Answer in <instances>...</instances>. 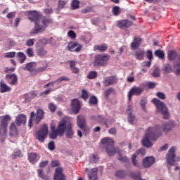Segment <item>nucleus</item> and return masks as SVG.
Instances as JSON below:
<instances>
[{
    "instance_id": "nucleus-12",
    "label": "nucleus",
    "mask_w": 180,
    "mask_h": 180,
    "mask_svg": "<svg viewBox=\"0 0 180 180\" xmlns=\"http://www.w3.org/2000/svg\"><path fill=\"white\" fill-rule=\"evenodd\" d=\"M41 18V14L37 11L28 12V19L31 22H34L35 25H39V20Z\"/></svg>"
},
{
    "instance_id": "nucleus-31",
    "label": "nucleus",
    "mask_w": 180,
    "mask_h": 180,
    "mask_svg": "<svg viewBox=\"0 0 180 180\" xmlns=\"http://www.w3.org/2000/svg\"><path fill=\"white\" fill-rule=\"evenodd\" d=\"M37 154L36 153H31L28 154V160L32 164H34V162H37L38 161Z\"/></svg>"
},
{
    "instance_id": "nucleus-11",
    "label": "nucleus",
    "mask_w": 180,
    "mask_h": 180,
    "mask_svg": "<svg viewBox=\"0 0 180 180\" xmlns=\"http://www.w3.org/2000/svg\"><path fill=\"white\" fill-rule=\"evenodd\" d=\"M52 131L49 134V139L52 140H56L58 136L60 137H63L64 136V129H63V125H60V122L57 126V129H56L54 127H51Z\"/></svg>"
},
{
    "instance_id": "nucleus-58",
    "label": "nucleus",
    "mask_w": 180,
    "mask_h": 180,
    "mask_svg": "<svg viewBox=\"0 0 180 180\" xmlns=\"http://www.w3.org/2000/svg\"><path fill=\"white\" fill-rule=\"evenodd\" d=\"M107 120H108V119H106V117H105L102 115L98 116L97 122H98L99 123H104Z\"/></svg>"
},
{
    "instance_id": "nucleus-5",
    "label": "nucleus",
    "mask_w": 180,
    "mask_h": 180,
    "mask_svg": "<svg viewBox=\"0 0 180 180\" xmlns=\"http://www.w3.org/2000/svg\"><path fill=\"white\" fill-rule=\"evenodd\" d=\"M60 125H63L62 129H63V135L65 133L66 139L74 138V129L72 128V124L67 119H63L59 122Z\"/></svg>"
},
{
    "instance_id": "nucleus-23",
    "label": "nucleus",
    "mask_w": 180,
    "mask_h": 180,
    "mask_svg": "<svg viewBox=\"0 0 180 180\" xmlns=\"http://www.w3.org/2000/svg\"><path fill=\"white\" fill-rule=\"evenodd\" d=\"M81 109V104L79 103V101L78 99L75 98L72 100V110L73 111L75 115H77L79 112V110Z\"/></svg>"
},
{
    "instance_id": "nucleus-53",
    "label": "nucleus",
    "mask_w": 180,
    "mask_h": 180,
    "mask_svg": "<svg viewBox=\"0 0 180 180\" xmlns=\"http://www.w3.org/2000/svg\"><path fill=\"white\" fill-rule=\"evenodd\" d=\"M49 109L51 112H52V113H54L56 112V110L57 109V106H56L54 103H50L49 104Z\"/></svg>"
},
{
    "instance_id": "nucleus-52",
    "label": "nucleus",
    "mask_w": 180,
    "mask_h": 180,
    "mask_svg": "<svg viewBox=\"0 0 180 180\" xmlns=\"http://www.w3.org/2000/svg\"><path fill=\"white\" fill-rule=\"evenodd\" d=\"M70 80V79L67 77V76H62L56 79V82H63V81L68 82Z\"/></svg>"
},
{
    "instance_id": "nucleus-47",
    "label": "nucleus",
    "mask_w": 180,
    "mask_h": 180,
    "mask_svg": "<svg viewBox=\"0 0 180 180\" xmlns=\"http://www.w3.org/2000/svg\"><path fill=\"white\" fill-rule=\"evenodd\" d=\"M72 9H78L79 8V1L72 0L71 3Z\"/></svg>"
},
{
    "instance_id": "nucleus-9",
    "label": "nucleus",
    "mask_w": 180,
    "mask_h": 180,
    "mask_svg": "<svg viewBox=\"0 0 180 180\" xmlns=\"http://www.w3.org/2000/svg\"><path fill=\"white\" fill-rule=\"evenodd\" d=\"M175 147L172 146V148H170L167 154L166 160L167 164H169V165H175L176 161L177 162L180 161V157H176L175 158Z\"/></svg>"
},
{
    "instance_id": "nucleus-57",
    "label": "nucleus",
    "mask_w": 180,
    "mask_h": 180,
    "mask_svg": "<svg viewBox=\"0 0 180 180\" xmlns=\"http://www.w3.org/2000/svg\"><path fill=\"white\" fill-rule=\"evenodd\" d=\"M34 44V39H29L26 41V46L32 47Z\"/></svg>"
},
{
    "instance_id": "nucleus-18",
    "label": "nucleus",
    "mask_w": 180,
    "mask_h": 180,
    "mask_svg": "<svg viewBox=\"0 0 180 180\" xmlns=\"http://www.w3.org/2000/svg\"><path fill=\"white\" fill-rule=\"evenodd\" d=\"M155 162V158L153 156L146 157L143 159L142 164L144 168H150Z\"/></svg>"
},
{
    "instance_id": "nucleus-29",
    "label": "nucleus",
    "mask_w": 180,
    "mask_h": 180,
    "mask_svg": "<svg viewBox=\"0 0 180 180\" xmlns=\"http://www.w3.org/2000/svg\"><path fill=\"white\" fill-rule=\"evenodd\" d=\"M34 67H36V63L31 62L26 64L25 67L22 68L24 71H30V72H33L34 71Z\"/></svg>"
},
{
    "instance_id": "nucleus-39",
    "label": "nucleus",
    "mask_w": 180,
    "mask_h": 180,
    "mask_svg": "<svg viewBox=\"0 0 180 180\" xmlns=\"http://www.w3.org/2000/svg\"><path fill=\"white\" fill-rule=\"evenodd\" d=\"M160 75V68L155 67L152 72V76L154 77L155 78H158Z\"/></svg>"
},
{
    "instance_id": "nucleus-24",
    "label": "nucleus",
    "mask_w": 180,
    "mask_h": 180,
    "mask_svg": "<svg viewBox=\"0 0 180 180\" xmlns=\"http://www.w3.org/2000/svg\"><path fill=\"white\" fill-rule=\"evenodd\" d=\"M15 124L17 126H22V124H26V115L20 114L15 118Z\"/></svg>"
},
{
    "instance_id": "nucleus-36",
    "label": "nucleus",
    "mask_w": 180,
    "mask_h": 180,
    "mask_svg": "<svg viewBox=\"0 0 180 180\" xmlns=\"http://www.w3.org/2000/svg\"><path fill=\"white\" fill-rule=\"evenodd\" d=\"M155 56H156V57H158V58H161L162 60H163V58H165V53L160 49H158L155 51Z\"/></svg>"
},
{
    "instance_id": "nucleus-7",
    "label": "nucleus",
    "mask_w": 180,
    "mask_h": 180,
    "mask_svg": "<svg viewBox=\"0 0 180 180\" xmlns=\"http://www.w3.org/2000/svg\"><path fill=\"white\" fill-rule=\"evenodd\" d=\"M101 144L105 146V151L109 157H113L116 154V148H115V141L112 139L104 138L101 141Z\"/></svg>"
},
{
    "instance_id": "nucleus-62",
    "label": "nucleus",
    "mask_w": 180,
    "mask_h": 180,
    "mask_svg": "<svg viewBox=\"0 0 180 180\" xmlns=\"http://www.w3.org/2000/svg\"><path fill=\"white\" fill-rule=\"evenodd\" d=\"M15 54H16V53H15V52H8V53H6L5 58H13V57H15Z\"/></svg>"
},
{
    "instance_id": "nucleus-51",
    "label": "nucleus",
    "mask_w": 180,
    "mask_h": 180,
    "mask_svg": "<svg viewBox=\"0 0 180 180\" xmlns=\"http://www.w3.org/2000/svg\"><path fill=\"white\" fill-rule=\"evenodd\" d=\"M89 103L91 105H96V103H98V98L95 96H92L89 98Z\"/></svg>"
},
{
    "instance_id": "nucleus-27",
    "label": "nucleus",
    "mask_w": 180,
    "mask_h": 180,
    "mask_svg": "<svg viewBox=\"0 0 180 180\" xmlns=\"http://www.w3.org/2000/svg\"><path fill=\"white\" fill-rule=\"evenodd\" d=\"M12 88L11 86H8L5 82H4L3 80L0 82V92L1 94H4L5 92H10L11 91Z\"/></svg>"
},
{
    "instance_id": "nucleus-44",
    "label": "nucleus",
    "mask_w": 180,
    "mask_h": 180,
    "mask_svg": "<svg viewBox=\"0 0 180 180\" xmlns=\"http://www.w3.org/2000/svg\"><path fill=\"white\" fill-rule=\"evenodd\" d=\"M164 74H169V72H172V68H171V65L166 64L163 67Z\"/></svg>"
},
{
    "instance_id": "nucleus-8",
    "label": "nucleus",
    "mask_w": 180,
    "mask_h": 180,
    "mask_svg": "<svg viewBox=\"0 0 180 180\" xmlns=\"http://www.w3.org/2000/svg\"><path fill=\"white\" fill-rule=\"evenodd\" d=\"M43 117H44V111H43V110L40 108L37 110L36 113L34 112V111L31 112L30 117L28 122V127H30V129L32 128V126L33 124V120L35 124H39Z\"/></svg>"
},
{
    "instance_id": "nucleus-38",
    "label": "nucleus",
    "mask_w": 180,
    "mask_h": 180,
    "mask_svg": "<svg viewBox=\"0 0 180 180\" xmlns=\"http://www.w3.org/2000/svg\"><path fill=\"white\" fill-rule=\"evenodd\" d=\"M37 54L39 56V57H43L47 54V51L44 49V48H39L37 50Z\"/></svg>"
},
{
    "instance_id": "nucleus-35",
    "label": "nucleus",
    "mask_w": 180,
    "mask_h": 180,
    "mask_svg": "<svg viewBox=\"0 0 180 180\" xmlns=\"http://www.w3.org/2000/svg\"><path fill=\"white\" fill-rule=\"evenodd\" d=\"M49 67V64L46 63V62H44L43 63V66L42 67H39L38 68H37L34 72H37V73H39V72H44V71L45 70H47V68Z\"/></svg>"
},
{
    "instance_id": "nucleus-59",
    "label": "nucleus",
    "mask_w": 180,
    "mask_h": 180,
    "mask_svg": "<svg viewBox=\"0 0 180 180\" xmlns=\"http://www.w3.org/2000/svg\"><path fill=\"white\" fill-rule=\"evenodd\" d=\"M48 148L51 151L56 150V145L54 144V141H51L48 144Z\"/></svg>"
},
{
    "instance_id": "nucleus-46",
    "label": "nucleus",
    "mask_w": 180,
    "mask_h": 180,
    "mask_svg": "<svg viewBox=\"0 0 180 180\" xmlns=\"http://www.w3.org/2000/svg\"><path fill=\"white\" fill-rule=\"evenodd\" d=\"M13 160H16V158H19V157H22V152L20 150H15L14 151V154L11 155Z\"/></svg>"
},
{
    "instance_id": "nucleus-40",
    "label": "nucleus",
    "mask_w": 180,
    "mask_h": 180,
    "mask_svg": "<svg viewBox=\"0 0 180 180\" xmlns=\"http://www.w3.org/2000/svg\"><path fill=\"white\" fill-rule=\"evenodd\" d=\"M18 57L20 58V63L23 64L26 60V55L23 52H18Z\"/></svg>"
},
{
    "instance_id": "nucleus-3",
    "label": "nucleus",
    "mask_w": 180,
    "mask_h": 180,
    "mask_svg": "<svg viewBox=\"0 0 180 180\" xmlns=\"http://www.w3.org/2000/svg\"><path fill=\"white\" fill-rule=\"evenodd\" d=\"M109 60H110V56L108 53L96 54L94 56L93 66L95 68H98V67H106L108 63H109Z\"/></svg>"
},
{
    "instance_id": "nucleus-34",
    "label": "nucleus",
    "mask_w": 180,
    "mask_h": 180,
    "mask_svg": "<svg viewBox=\"0 0 180 180\" xmlns=\"http://www.w3.org/2000/svg\"><path fill=\"white\" fill-rule=\"evenodd\" d=\"M94 50H98V51H101V52L106 51V50H108V46L106 44L95 45Z\"/></svg>"
},
{
    "instance_id": "nucleus-56",
    "label": "nucleus",
    "mask_w": 180,
    "mask_h": 180,
    "mask_svg": "<svg viewBox=\"0 0 180 180\" xmlns=\"http://www.w3.org/2000/svg\"><path fill=\"white\" fill-rule=\"evenodd\" d=\"M68 36L70 39H75V37H77V34H75V32H74L73 30H70L68 32Z\"/></svg>"
},
{
    "instance_id": "nucleus-61",
    "label": "nucleus",
    "mask_w": 180,
    "mask_h": 180,
    "mask_svg": "<svg viewBox=\"0 0 180 180\" xmlns=\"http://www.w3.org/2000/svg\"><path fill=\"white\" fill-rule=\"evenodd\" d=\"M140 105L143 110H144V112H146L147 110L146 109V105H147V101L146 100H141Z\"/></svg>"
},
{
    "instance_id": "nucleus-41",
    "label": "nucleus",
    "mask_w": 180,
    "mask_h": 180,
    "mask_svg": "<svg viewBox=\"0 0 180 180\" xmlns=\"http://www.w3.org/2000/svg\"><path fill=\"white\" fill-rule=\"evenodd\" d=\"M96 77H98V72H96V71H91L87 75V78L89 79H95V78H96Z\"/></svg>"
},
{
    "instance_id": "nucleus-20",
    "label": "nucleus",
    "mask_w": 180,
    "mask_h": 180,
    "mask_svg": "<svg viewBox=\"0 0 180 180\" xmlns=\"http://www.w3.org/2000/svg\"><path fill=\"white\" fill-rule=\"evenodd\" d=\"M63 169L61 167H58L56 169L54 174V180H65V175H64Z\"/></svg>"
},
{
    "instance_id": "nucleus-33",
    "label": "nucleus",
    "mask_w": 180,
    "mask_h": 180,
    "mask_svg": "<svg viewBox=\"0 0 180 180\" xmlns=\"http://www.w3.org/2000/svg\"><path fill=\"white\" fill-rule=\"evenodd\" d=\"M37 174H38V176H39V178H41L42 179H44V180H49V179H50L49 178V176L44 174V172L43 169H39L37 170Z\"/></svg>"
},
{
    "instance_id": "nucleus-45",
    "label": "nucleus",
    "mask_w": 180,
    "mask_h": 180,
    "mask_svg": "<svg viewBox=\"0 0 180 180\" xmlns=\"http://www.w3.org/2000/svg\"><path fill=\"white\" fill-rule=\"evenodd\" d=\"M117 160L119 161H121L122 162H124L125 164H129L130 162V160L129 159V158H127L126 156L120 155L117 158Z\"/></svg>"
},
{
    "instance_id": "nucleus-55",
    "label": "nucleus",
    "mask_w": 180,
    "mask_h": 180,
    "mask_svg": "<svg viewBox=\"0 0 180 180\" xmlns=\"http://www.w3.org/2000/svg\"><path fill=\"white\" fill-rule=\"evenodd\" d=\"M92 7L91 6H89V7H86L85 8H83L81 11L82 13L83 14H85V13H89L91 12H92Z\"/></svg>"
},
{
    "instance_id": "nucleus-1",
    "label": "nucleus",
    "mask_w": 180,
    "mask_h": 180,
    "mask_svg": "<svg viewBox=\"0 0 180 180\" xmlns=\"http://www.w3.org/2000/svg\"><path fill=\"white\" fill-rule=\"evenodd\" d=\"M161 136H162V128H161L160 125L148 128L145 137L142 140L143 147H151L153 143H151L150 140L154 141L157 140L158 137H161Z\"/></svg>"
},
{
    "instance_id": "nucleus-49",
    "label": "nucleus",
    "mask_w": 180,
    "mask_h": 180,
    "mask_svg": "<svg viewBox=\"0 0 180 180\" xmlns=\"http://www.w3.org/2000/svg\"><path fill=\"white\" fill-rule=\"evenodd\" d=\"M134 154H136V156L144 155L146 154V149L141 148L136 150V151Z\"/></svg>"
},
{
    "instance_id": "nucleus-16",
    "label": "nucleus",
    "mask_w": 180,
    "mask_h": 180,
    "mask_svg": "<svg viewBox=\"0 0 180 180\" xmlns=\"http://www.w3.org/2000/svg\"><path fill=\"white\" fill-rule=\"evenodd\" d=\"M104 86H110L117 84V77L115 75L108 76L104 78L103 82Z\"/></svg>"
},
{
    "instance_id": "nucleus-4",
    "label": "nucleus",
    "mask_w": 180,
    "mask_h": 180,
    "mask_svg": "<svg viewBox=\"0 0 180 180\" xmlns=\"http://www.w3.org/2000/svg\"><path fill=\"white\" fill-rule=\"evenodd\" d=\"M51 23H53V20L51 18L43 17L41 20L42 25L38 22V24L34 25V29L30 32V34H37V33H41V32H44L47 26H49V25H51Z\"/></svg>"
},
{
    "instance_id": "nucleus-22",
    "label": "nucleus",
    "mask_w": 180,
    "mask_h": 180,
    "mask_svg": "<svg viewBox=\"0 0 180 180\" xmlns=\"http://www.w3.org/2000/svg\"><path fill=\"white\" fill-rule=\"evenodd\" d=\"M167 58L169 61H174V60H178L180 63V55L174 50H170L167 53Z\"/></svg>"
},
{
    "instance_id": "nucleus-6",
    "label": "nucleus",
    "mask_w": 180,
    "mask_h": 180,
    "mask_svg": "<svg viewBox=\"0 0 180 180\" xmlns=\"http://www.w3.org/2000/svg\"><path fill=\"white\" fill-rule=\"evenodd\" d=\"M0 139L4 140L6 138V134L8 133V124L11 122V116L9 115H6L0 117Z\"/></svg>"
},
{
    "instance_id": "nucleus-50",
    "label": "nucleus",
    "mask_w": 180,
    "mask_h": 180,
    "mask_svg": "<svg viewBox=\"0 0 180 180\" xmlns=\"http://www.w3.org/2000/svg\"><path fill=\"white\" fill-rule=\"evenodd\" d=\"M66 5H67V1H65L64 0H59L58 4V8L59 9H63L64 8V6H65Z\"/></svg>"
},
{
    "instance_id": "nucleus-54",
    "label": "nucleus",
    "mask_w": 180,
    "mask_h": 180,
    "mask_svg": "<svg viewBox=\"0 0 180 180\" xmlns=\"http://www.w3.org/2000/svg\"><path fill=\"white\" fill-rule=\"evenodd\" d=\"M89 97V96L88 94V92L86 90H82L81 98L84 101H86V99H88Z\"/></svg>"
},
{
    "instance_id": "nucleus-60",
    "label": "nucleus",
    "mask_w": 180,
    "mask_h": 180,
    "mask_svg": "<svg viewBox=\"0 0 180 180\" xmlns=\"http://www.w3.org/2000/svg\"><path fill=\"white\" fill-rule=\"evenodd\" d=\"M128 115V122L131 124L134 120H136V116L133 115V114Z\"/></svg>"
},
{
    "instance_id": "nucleus-42",
    "label": "nucleus",
    "mask_w": 180,
    "mask_h": 180,
    "mask_svg": "<svg viewBox=\"0 0 180 180\" xmlns=\"http://www.w3.org/2000/svg\"><path fill=\"white\" fill-rule=\"evenodd\" d=\"M112 13L114 16H119L120 15V8L117 6L112 7Z\"/></svg>"
},
{
    "instance_id": "nucleus-14",
    "label": "nucleus",
    "mask_w": 180,
    "mask_h": 180,
    "mask_svg": "<svg viewBox=\"0 0 180 180\" xmlns=\"http://www.w3.org/2000/svg\"><path fill=\"white\" fill-rule=\"evenodd\" d=\"M67 48L68 51L79 53L82 50V45L75 41H70L68 44Z\"/></svg>"
},
{
    "instance_id": "nucleus-30",
    "label": "nucleus",
    "mask_w": 180,
    "mask_h": 180,
    "mask_svg": "<svg viewBox=\"0 0 180 180\" xmlns=\"http://www.w3.org/2000/svg\"><path fill=\"white\" fill-rule=\"evenodd\" d=\"M89 180H98V168H93L89 174Z\"/></svg>"
},
{
    "instance_id": "nucleus-63",
    "label": "nucleus",
    "mask_w": 180,
    "mask_h": 180,
    "mask_svg": "<svg viewBox=\"0 0 180 180\" xmlns=\"http://www.w3.org/2000/svg\"><path fill=\"white\" fill-rule=\"evenodd\" d=\"M146 57L150 61L153 60V51H151V50L147 51V52H146Z\"/></svg>"
},
{
    "instance_id": "nucleus-25",
    "label": "nucleus",
    "mask_w": 180,
    "mask_h": 180,
    "mask_svg": "<svg viewBox=\"0 0 180 180\" xmlns=\"http://www.w3.org/2000/svg\"><path fill=\"white\" fill-rule=\"evenodd\" d=\"M10 136H12L13 137L19 136V131H18V128L16 127L15 122H12L10 125Z\"/></svg>"
},
{
    "instance_id": "nucleus-26",
    "label": "nucleus",
    "mask_w": 180,
    "mask_h": 180,
    "mask_svg": "<svg viewBox=\"0 0 180 180\" xmlns=\"http://www.w3.org/2000/svg\"><path fill=\"white\" fill-rule=\"evenodd\" d=\"M140 44H141V38L134 37V41L131 43V49L132 50H137L140 47Z\"/></svg>"
},
{
    "instance_id": "nucleus-10",
    "label": "nucleus",
    "mask_w": 180,
    "mask_h": 180,
    "mask_svg": "<svg viewBox=\"0 0 180 180\" xmlns=\"http://www.w3.org/2000/svg\"><path fill=\"white\" fill-rule=\"evenodd\" d=\"M47 134H49V127L47 124H44L41 127V130L37 132L36 138L41 143H44V140H46Z\"/></svg>"
},
{
    "instance_id": "nucleus-37",
    "label": "nucleus",
    "mask_w": 180,
    "mask_h": 180,
    "mask_svg": "<svg viewBox=\"0 0 180 180\" xmlns=\"http://www.w3.org/2000/svg\"><path fill=\"white\" fill-rule=\"evenodd\" d=\"M131 162L134 167L139 168V160H137V154L134 153L131 158Z\"/></svg>"
},
{
    "instance_id": "nucleus-15",
    "label": "nucleus",
    "mask_w": 180,
    "mask_h": 180,
    "mask_svg": "<svg viewBox=\"0 0 180 180\" xmlns=\"http://www.w3.org/2000/svg\"><path fill=\"white\" fill-rule=\"evenodd\" d=\"M116 26L122 30H124V29H129L130 26H133V22L127 19L119 20L117 21Z\"/></svg>"
},
{
    "instance_id": "nucleus-28",
    "label": "nucleus",
    "mask_w": 180,
    "mask_h": 180,
    "mask_svg": "<svg viewBox=\"0 0 180 180\" xmlns=\"http://www.w3.org/2000/svg\"><path fill=\"white\" fill-rule=\"evenodd\" d=\"M145 54L146 51H144V49H139L135 52V57L136 60H144Z\"/></svg>"
},
{
    "instance_id": "nucleus-48",
    "label": "nucleus",
    "mask_w": 180,
    "mask_h": 180,
    "mask_svg": "<svg viewBox=\"0 0 180 180\" xmlns=\"http://www.w3.org/2000/svg\"><path fill=\"white\" fill-rule=\"evenodd\" d=\"M112 92H115L114 89L112 87H110L109 89L105 90V91L104 92V96L106 98H109V96L110 95V94H112Z\"/></svg>"
},
{
    "instance_id": "nucleus-64",
    "label": "nucleus",
    "mask_w": 180,
    "mask_h": 180,
    "mask_svg": "<svg viewBox=\"0 0 180 180\" xmlns=\"http://www.w3.org/2000/svg\"><path fill=\"white\" fill-rule=\"evenodd\" d=\"M26 53L28 57H33V49L28 48L26 51Z\"/></svg>"
},
{
    "instance_id": "nucleus-32",
    "label": "nucleus",
    "mask_w": 180,
    "mask_h": 180,
    "mask_svg": "<svg viewBox=\"0 0 180 180\" xmlns=\"http://www.w3.org/2000/svg\"><path fill=\"white\" fill-rule=\"evenodd\" d=\"M89 161L92 164H98V162H99V156L98 155V154L94 153L90 155Z\"/></svg>"
},
{
    "instance_id": "nucleus-13",
    "label": "nucleus",
    "mask_w": 180,
    "mask_h": 180,
    "mask_svg": "<svg viewBox=\"0 0 180 180\" xmlns=\"http://www.w3.org/2000/svg\"><path fill=\"white\" fill-rule=\"evenodd\" d=\"M77 124L83 131H89V128L86 127V121L84 115H78L77 117Z\"/></svg>"
},
{
    "instance_id": "nucleus-43",
    "label": "nucleus",
    "mask_w": 180,
    "mask_h": 180,
    "mask_svg": "<svg viewBox=\"0 0 180 180\" xmlns=\"http://www.w3.org/2000/svg\"><path fill=\"white\" fill-rule=\"evenodd\" d=\"M115 176H117V178H124V176H126V172H124V170H117L115 172Z\"/></svg>"
},
{
    "instance_id": "nucleus-17",
    "label": "nucleus",
    "mask_w": 180,
    "mask_h": 180,
    "mask_svg": "<svg viewBox=\"0 0 180 180\" xmlns=\"http://www.w3.org/2000/svg\"><path fill=\"white\" fill-rule=\"evenodd\" d=\"M143 89L141 87H137L134 86L128 93V99L129 101H131V97L133 95H136V96H139V95H141V93L143 92Z\"/></svg>"
},
{
    "instance_id": "nucleus-19",
    "label": "nucleus",
    "mask_w": 180,
    "mask_h": 180,
    "mask_svg": "<svg viewBox=\"0 0 180 180\" xmlns=\"http://www.w3.org/2000/svg\"><path fill=\"white\" fill-rule=\"evenodd\" d=\"M174 127H175V122L174 121H169L162 124V130L166 134L171 131Z\"/></svg>"
},
{
    "instance_id": "nucleus-21",
    "label": "nucleus",
    "mask_w": 180,
    "mask_h": 180,
    "mask_svg": "<svg viewBox=\"0 0 180 180\" xmlns=\"http://www.w3.org/2000/svg\"><path fill=\"white\" fill-rule=\"evenodd\" d=\"M6 78L9 85L15 86L18 84V76L15 73L7 75Z\"/></svg>"
},
{
    "instance_id": "nucleus-2",
    "label": "nucleus",
    "mask_w": 180,
    "mask_h": 180,
    "mask_svg": "<svg viewBox=\"0 0 180 180\" xmlns=\"http://www.w3.org/2000/svg\"><path fill=\"white\" fill-rule=\"evenodd\" d=\"M151 102L155 105L157 112L162 115L163 119L168 120L169 119V112H168V108H167L165 103L155 98Z\"/></svg>"
}]
</instances>
